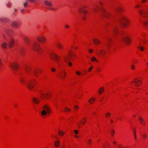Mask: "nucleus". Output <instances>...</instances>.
<instances>
[{"label": "nucleus", "mask_w": 148, "mask_h": 148, "mask_svg": "<svg viewBox=\"0 0 148 148\" xmlns=\"http://www.w3.org/2000/svg\"><path fill=\"white\" fill-rule=\"evenodd\" d=\"M119 22L122 27L125 28L130 25L131 21L127 16L123 15L120 18Z\"/></svg>", "instance_id": "1"}, {"label": "nucleus", "mask_w": 148, "mask_h": 148, "mask_svg": "<svg viewBox=\"0 0 148 148\" xmlns=\"http://www.w3.org/2000/svg\"><path fill=\"white\" fill-rule=\"evenodd\" d=\"M42 110L41 112V114L43 116H45L47 114L50 113L51 109L50 106L48 104H45L42 107Z\"/></svg>", "instance_id": "2"}, {"label": "nucleus", "mask_w": 148, "mask_h": 148, "mask_svg": "<svg viewBox=\"0 0 148 148\" xmlns=\"http://www.w3.org/2000/svg\"><path fill=\"white\" fill-rule=\"evenodd\" d=\"M69 57L65 56L63 58L64 61L65 62H68L69 60L73 59L75 56V53L72 51H69L68 53Z\"/></svg>", "instance_id": "3"}, {"label": "nucleus", "mask_w": 148, "mask_h": 148, "mask_svg": "<svg viewBox=\"0 0 148 148\" xmlns=\"http://www.w3.org/2000/svg\"><path fill=\"white\" fill-rule=\"evenodd\" d=\"M36 81L34 80H31L29 81L26 85L27 88L30 90H32L35 86Z\"/></svg>", "instance_id": "4"}, {"label": "nucleus", "mask_w": 148, "mask_h": 148, "mask_svg": "<svg viewBox=\"0 0 148 148\" xmlns=\"http://www.w3.org/2000/svg\"><path fill=\"white\" fill-rule=\"evenodd\" d=\"M9 66L12 69L16 71L18 69L19 65L17 62H14L11 63L9 65Z\"/></svg>", "instance_id": "5"}, {"label": "nucleus", "mask_w": 148, "mask_h": 148, "mask_svg": "<svg viewBox=\"0 0 148 148\" xmlns=\"http://www.w3.org/2000/svg\"><path fill=\"white\" fill-rule=\"evenodd\" d=\"M122 40L125 43L130 45L131 43L132 40L129 34H126L122 38Z\"/></svg>", "instance_id": "6"}, {"label": "nucleus", "mask_w": 148, "mask_h": 148, "mask_svg": "<svg viewBox=\"0 0 148 148\" xmlns=\"http://www.w3.org/2000/svg\"><path fill=\"white\" fill-rule=\"evenodd\" d=\"M33 49L36 51L38 53H40L41 50V49L40 44L38 42H35L32 46Z\"/></svg>", "instance_id": "7"}, {"label": "nucleus", "mask_w": 148, "mask_h": 148, "mask_svg": "<svg viewBox=\"0 0 148 148\" xmlns=\"http://www.w3.org/2000/svg\"><path fill=\"white\" fill-rule=\"evenodd\" d=\"M51 58L56 63H58L60 59V56L56 53L52 54L50 56Z\"/></svg>", "instance_id": "8"}, {"label": "nucleus", "mask_w": 148, "mask_h": 148, "mask_svg": "<svg viewBox=\"0 0 148 148\" xmlns=\"http://www.w3.org/2000/svg\"><path fill=\"white\" fill-rule=\"evenodd\" d=\"M40 98L42 99H48L50 97V93L48 92L44 94L40 92Z\"/></svg>", "instance_id": "9"}, {"label": "nucleus", "mask_w": 148, "mask_h": 148, "mask_svg": "<svg viewBox=\"0 0 148 148\" xmlns=\"http://www.w3.org/2000/svg\"><path fill=\"white\" fill-rule=\"evenodd\" d=\"M112 16L111 14L106 10L105 8L102 7V16L109 18Z\"/></svg>", "instance_id": "10"}, {"label": "nucleus", "mask_w": 148, "mask_h": 148, "mask_svg": "<svg viewBox=\"0 0 148 148\" xmlns=\"http://www.w3.org/2000/svg\"><path fill=\"white\" fill-rule=\"evenodd\" d=\"M9 47L10 48H12L14 44L15 40L13 38H10L8 41Z\"/></svg>", "instance_id": "11"}, {"label": "nucleus", "mask_w": 148, "mask_h": 148, "mask_svg": "<svg viewBox=\"0 0 148 148\" xmlns=\"http://www.w3.org/2000/svg\"><path fill=\"white\" fill-rule=\"evenodd\" d=\"M131 84H134L135 86H139L142 85V82L137 79H134L133 81L131 82Z\"/></svg>", "instance_id": "12"}, {"label": "nucleus", "mask_w": 148, "mask_h": 148, "mask_svg": "<svg viewBox=\"0 0 148 148\" xmlns=\"http://www.w3.org/2000/svg\"><path fill=\"white\" fill-rule=\"evenodd\" d=\"M66 73L64 71H62L60 74V78L62 81H64L66 78Z\"/></svg>", "instance_id": "13"}, {"label": "nucleus", "mask_w": 148, "mask_h": 148, "mask_svg": "<svg viewBox=\"0 0 148 148\" xmlns=\"http://www.w3.org/2000/svg\"><path fill=\"white\" fill-rule=\"evenodd\" d=\"M19 25V22L16 21H12L11 24V27L13 28H18Z\"/></svg>", "instance_id": "14"}, {"label": "nucleus", "mask_w": 148, "mask_h": 148, "mask_svg": "<svg viewBox=\"0 0 148 148\" xmlns=\"http://www.w3.org/2000/svg\"><path fill=\"white\" fill-rule=\"evenodd\" d=\"M37 40L40 42L43 43L46 41V39L44 36L41 35L38 36L37 38Z\"/></svg>", "instance_id": "15"}, {"label": "nucleus", "mask_w": 148, "mask_h": 148, "mask_svg": "<svg viewBox=\"0 0 148 148\" xmlns=\"http://www.w3.org/2000/svg\"><path fill=\"white\" fill-rule=\"evenodd\" d=\"M87 6H85L83 8H80L78 9V11L79 13L82 12L85 15L89 13V12L86 10L83 9V8H86Z\"/></svg>", "instance_id": "16"}, {"label": "nucleus", "mask_w": 148, "mask_h": 148, "mask_svg": "<svg viewBox=\"0 0 148 148\" xmlns=\"http://www.w3.org/2000/svg\"><path fill=\"white\" fill-rule=\"evenodd\" d=\"M86 121L87 118L86 117H84L78 122V125L79 126L83 125L86 122Z\"/></svg>", "instance_id": "17"}, {"label": "nucleus", "mask_w": 148, "mask_h": 148, "mask_svg": "<svg viewBox=\"0 0 148 148\" xmlns=\"http://www.w3.org/2000/svg\"><path fill=\"white\" fill-rule=\"evenodd\" d=\"M42 71L41 69H36L35 70L34 73V75L35 77H38L39 75V74L42 73Z\"/></svg>", "instance_id": "18"}, {"label": "nucleus", "mask_w": 148, "mask_h": 148, "mask_svg": "<svg viewBox=\"0 0 148 148\" xmlns=\"http://www.w3.org/2000/svg\"><path fill=\"white\" fill-rule=\"evenodd\" d=\"M119 33V27L117 26H114L113 29V34L115 36L118 35Z\"/></svg>", "instance_id": "19"}, {"label": "nucleus", "mask_w": 148, "mask_h": 148, "mask_svg": "<svg viewBox=\"0 0 148 148\" xmlns=\"http://www.w3.org/2000/svg\"><path fill=\"white\" fill-rule=\"evenodd\" d=\"M140 124L143 126H145L146 125L144 120L142 116H140L139 118Z\"/></svg>", "instance_id": "20"}, {"label": "nucleus", "mask_w": 148, "mask_h": 148, "mask_svg": "<svg viewBox=\"0 0 148 148\" xmlns=\"http://www.w3.org/2000/svg\"><path fill=\"white\" fill-rule=\"evenodd\" d=\"M113 42V41L112 39L109 38L108 39V44L107 46V47L108 49H110L113 47L112 46Z\"/></svg>", "instance_id": "21"}, {"label": "nucleus", "mask_w": 148, "mask_h": 148, "mask_svg": "<svg viewBox=\"0 0 148 148\" xmlns=\"http://www.w3.org/2000/svg\"><path fill=\"white\" fill-rule=\"evenodd\" d=\"M147 43L146 40L144 39H140L139 41V45H145Z\"/></svg>", "instance_id": "22"}, {"label": "nucleus", "mask_w": 148, "mask_h": 148, "mask_svg": "<svg viewBox=\"0 0 148 148\" xmlns=\"http://www.w3.org/2000/svg\"><path fill=\"white\" fill-rule=\"evenodd\" d=\"M33 101L35 104H38L40 102V100L37 97H34L33 98Z\"/></svg>", "instance_id": "23"}, {"label": "nucleus", "mask_w": 148, "mask_h": 148, "mask_svg": "<svg viewBox=\"0 0 148 148\" xmlns=\"http://www.w3.org/2000/svg\"><path fill=\"white\" fill-rule=\"evenodd\" d=\"M116 11L119 12H123L124 11V8L121 6H118L116 9Z\"/></svg>", "instance_id": "24"}, {"label": "nucleus", "mask_w": 148, "mask_h": 148, "mask_svg": "<svg viewBox=\"0 0 148 148\" xmlns=\"http://www.w3.org/2000/svg\"><path fill=\"white\" fill-rule=\"evenodd\" d=\"M96 100V98L94 97H92L88 100V102L90 104H92L94 103Z\"/></svg>", "instance_id": "25"}, {"label": "nucleus", "mask_w": 148, "mask_h": 148, "mask_svg": "<svg viewBox=\"0 0 148 148\" xmlns=\"http://www.w3.org/2000/svg\"><path fill=\"white\" fill-rule=\"evenodd\" d=\"M8 45V43L5 42L4 41L1 44V46L2 48L5 49H6L7 48Z\"/></svg>", "instance_id": "26"}, {"label": "nucleus", "mask_w": 148, "mask_h": 148, "mask_svg": "<svg viewBox=\"0 0 148 148\" xmlns=\"http://www.w3.org/2000/svg\"><path fill=\"white\" fill-rule=\"evenodd\" d=\"M56 46L58 48L62 49L63 48V45L60 42H58L56 44Z\"/></svg>", "instance_id": "27"}, {"label": "nucleus", "mask_w": 148, "mask_h": 148, "mask_svg": "<svg viewBox=\"0 0 148 148\" xmlns=\"http://www.w3.org/2000/svg\"><path fill=\"white\" fill-rule=\"evenodd\" d=\"M45 4L47 6H52V3L50 1L45 0L44 1Z\"/></svg>", "instance_id": "28"}, {"label": "nucleus", "mask_w": 148, "mask_h": 148, "mask_svg": "<svg viewBox=\"0 0 148 148\" xmlns=\"http://www.w3.org/2000/svg\"><path fill=\"white\" fill-rule=\"evenodd\" d=\"M25 78L24 77H22L20 79V81L22 84H25L26 86V84H25Z\"/></svg>", "instance_id": "29"}, {"label": "nucleus", "mask_w": 148, "mask_h": 148, "mask_svg": "<svg viewBox=\"0 0 148 148\" xmlns=\"http://www.w3.org/2000/svg\"><path fill=\"white\" fill-rule=\"evenodd\" d=\"M24 40L27 44H28L29 42L30 39L27 36H25L24 37Z\"/></svg>", "instance_id": "30"}, {"label": "nucleus", "mask_w": 148, "mask_h": 148, "mask_svg": "<svg viewBox=\"0 0 148 148\" xmlns=\"http://www.w3.org/2000/svg\"><path fill=\"white\" fill-rule=\"evenodd\" d=\"M58 134L59 136H63L65 134V132L62 131L60 130H59L58 132Z\"/></svg>", "instance_id": "31"}, {"label": "nucleus", "mask_w": 148, "mask_h": 148, "mask_svg": "<svg viewBox=\"0 0 148 148\" xmlns=\"http://www.w3.org/2000/svg\"><path fill=\"white\" fill-rule=\"evenodd\" d=\"M93 42L95 44L97 45L99 44L101 42V41L97 38L94 39Z\"/></svg>", "instance_id": "32"}, {"label": "nucleus", "mask_w": 148, "mask_h": 148, "mask_svg": "<svg viewBox=\"0 0 148 148\" xmlns=\"http://www.w3.org/2000/svg\"><path fill=\"white\" fill-rule=\"evenodd\" d=\"M148 134L147 133H144L142 135V138L144 140H146L148 138Z\"/></svg>", "instance_id": "33"}, {"label": "nucleus", "mask_w": 148, "mask_h": 148, "mask_svg": "<svg viewBox=\"0 0 148 148\" xmlns=\"http://www.w3.org/2000/svg\"><path fill=\"white\" fill-rule=\"evenodd\" d=\"M54 145L56 147H58L60 145V142L59 140H57L54 142Z\"/></svg>", "instance_id": "34"}, {"label": "nucleus", "mask_w": 148, "mask_h": 148, "mask_svg": "<svg viewBox=\"0 0 148 148\" xmlns=\"http://www.w3.org/2000/svg\"><path fill=\"white\" fill-rule=\"evenodd\" d=\"M138 12L140 15L143 16L145 11L142 9H140L138 10Z\"/></svg>", "instance_id": "35"}, {"label": "nucleus", "mask_w": 148, "mask_h": 148, "mask_svg": "<svg viewBox=\"0 0 148 148\" xmlns=\"http://www.w3.org/2000/svg\"><path fill=\"white\" fill-rule=\"evenodd\" d=\"M142 46V45H139L138 46V48L141 51H144L145 48Z\"/></svg>", "instance_id": "36"}, {"label": "nucleus", "mask_w": 148, "mask_h": 148, "mask_svg": "<svg viewBox=\"0 0 148 148\" xmlns=\"http://www.w3.org/2000/svg\"><path fill=\"white\" fill-rule=\"evenodd\" d=\"M91 60L92 62L96 61L97 62H98L99 61L97 60L96 58L95 57H92L91 58Z\"/></svg>", "instance_id": "37"}, {"label": "nucleus", "mask_w": 148, "mask_h": 148, "mask_svg": "<svg viewBox=\"0 0 148 148\" xmlns=\"http://www.w3.org/2000/svg\"><path fill=\"white\" fill-rule=\"evenodd\" d=\"M103 148H110V146L109 144L107 143L103 145Z\"/></svg>", "instance_id": "38"}, {"label": "nucleus", "mask_w": 148, "mask_h": 148, "mask_svg": "<svg viewBox=\"0 0 148 148\" xmlns=\"http://www.w3.org/2000/svg\"><path fill=\"white\" fill-rule=\"evenodd\" d=\"M111 115V114L109 112H106L105 114V117L106 118H108Z\"/></svg>", "instance_id": "39"}, {"label": "nucleus", "mask_w": 148, "mask_h": 148, "mask_svg": "<svg viewBox=\"0 0 148 148\" xmlns=\"http://www.w3.org/2000/svg\"><path fill=\"white\" fill-rule=\"evenodd\" d=\"M85 142L87 144L88 143L90 145L92 142V140L90 139L86 140H85Z\"/></svg>", "instance_id": "40"}, {"label": "nucleus", "mask_w": 148, "mask_h": 148, "mask_svg": "<svg viewBox=\"0 0 148 148\" xmlns=\"http://www.w3.org/2000/svg\"><path fill=\"white\" fill-rule=\"evenodd\" d=\"M143 16L146 18L148 17V12L145 11L144 14Z\"/></svg>", "instance_id": "41"}, {"label": "nucleus", "mask_w": 148, "mask_h": 148, "mask_svg": "<svg viewBox=\"0 0 148 148\" xmlns=\"http://www.w3.org/2000/svg\"><path fill=\"white\" fill-rule=\"evenodd\" d=\"M75 73L77 75H82V73L81 71H75Z\"/></svg>", "instance_id": "42"}, {"label": "nucleus", "mask_w": 148, "mask_h": 148, "mask_svg": "<svg viewBox=\"0 0 148 148\" xmlns=\"http://www.w3.org/2000/svg\"><path fill=\"white\" fill-rule=\"evenodd\" d=\"M71 111V109L67 107H66L64 108V111L65 112L70 111Z\"/></svg>", "instance_id": "43"}, {"label": "nucleus", "mask_w": 148, "mask_h": 148, "mask_svg": "<svg viewBox=\"0 0 148 148\" xmlns=\"http://www.w3.org/2000/svg\"><path fill=\"white\" fill-rule=\"evenodd\" d=\"M115 134V132L114 130H112L110 133V134L112 136H114V134Z\"/></svg>", "instance_id": "44"}, {"label": "nucleus", "mask_w": 148, "mask_h": 148, "mask_svg": "<svg viewBox=\"0 0 148 148\" xmlns=\"http://www.w3.org/2000/svg\"><path fill=\"white\" fill-rule=\"evenodd\" d=\"M74 132L75 135H77L79 134V132L77 130H74Z\"/></svg>", "instance_id": "45"}, {"label": "nucleus", "mask_w": 148, "mask_h": 148, "mask_svg": "<svg viewBox=\"0 0 148 148\" xmlns=\"http://www.w3.org/2000/svg\"><path fill=\"white\" fill-rule=\"evenodd\" d=\"M96 71L98 73H99L101 71V68L99 67L97 68V69H96Z\"/></svg>", "instance_id": "46"}, {"label": "nucleus", "mask_w": 148, "mask_h": 148, "mask_svg": "<svg viewBox=\"0 0 148 148\" xmlns=\"http://www.w3.org/2000/svg\"><path fill=\"white\" fill-rule=\"evenodd\" d=\"M75 110H77L79 109V107L77 105H75L74 107Z\"/></svg>", "instance_id": "47"}, {"label": "nucleus", "mask_w": 148, "mask_h": 148, "mask_svg": "<svg viewBox=\"0 0 148 148\" xmlns=\"http://www.w3.org/2000/svg\"><path fill=\"white\" fill-rule=\"evenodd\" d=\"M136 67L134 65H132L131 66V69L132 70H134L135 69Z\"/></svg>", "instance_id": "48"}, {"label": "nucleus", "mask_w": 148, "mask_h": 148, "mask_svg": "<svg viewBox=\"0 0 148 148\" xmlns=\"http://www.w3.org/2000/svg\"><path fill=\"white\" fill-rule=\"evenodd\" d=\"M99 94H101L102 93V88H100L98 91Z\"/></svg>", "instance_id": "49"}, {"label": "nucleus", "mask_w": 148, "mask_h": 148, "mask_svg": "<svg viewBox=\"0 0 148 148\" xmlns=\"http://www.w3.org/2000/svg\"><path fill=\"white\" fill-rule=\"evenodd\" d=\"M133 132L134 134H136V129L135 128H134L133 129Z\"/></svg>", "instance_id": "50"}, {"label": "nucleus", "mask_w": 148, "mask_h": 148, "mask_svg": "<svg viewBox=\"0 0 148 148\" xmlns=\"http://www.w3.org/2000/svg\"><path fill=\"white\" fill-rule=\"evenodd\" d=\"M67 63H68V66H72V63L71 62H68Z\"/></svg>", "instance_id": "51"}, {"label": "nucleus", "mask_w": 148, "mask_h": 148, "mask_svg": "<svg viewBox=\"0 0 148 148\" xmlns=\"http://www.w3.org/2000/svg\"><path fill=\"white\" fill-rule=\"evenodd\" d=\"M93 68V67L92 66H90V68L89 69L88 71L89 72H90L92 70Z\"/></svg>", "instance_id": "52"}, {"label": "nucleus", "mask_w": 148, "mask_h": 148, "mask_svg": "<svg viewBox=\"0 0 148 148\" xmlns=\"http://www.w3.org/2000/svg\"><path fill=\"white\" fill-rule=\"evenodd\" d=\"M88 51L89 53H91L93 52V50L92 49H89Z\"/></svg>", "instance_id": "53"}, {"label": "nucleus", "mask_w": 148, "mask_h": 148, "mask_svg": "<svg viewBox=\"0 0 148 148\" xmlns=\"http://www.w3.org/2000/svg\"><path fill=\"white\" fill-rule=\"evenodd\" d=\"M140 6H141V5L140 4H138V5H136L135 6V8H136V9L138 8H139Z\"/></svg>", "instance_id": "54"}, {"label": "nucleus", "mask_w": 148, "mask_h": 148, "mask_svg": "<svg viewBox=\"0 0 148 148\" xmlns=\"http://www.w3.org/2000/svg\"><path fill=\"white\" fill-rule=\"evenodd\" d=\"M49 9L52 10H56V8H49Z\"/></svg>", "instance_id": "55"}, {"label": "nucleus", "mask_w": 148, "mask_h": 148, "mask_svg": "<svg viewBox=\"0 0 148 148\" xmlns=\"http://www.w3.org/2000/svg\"><path fill=\"white\" fill-rule=\"evenodd\" d=\"M86 17L85 16V15H84L83 16L82 18V19L83 20L85 21L86 20Z\"/></svg>", "instance_id": "56"}, {"label": "nucleus", "mask_w": 148, "mask_h": 148, "mask_svg": "<svg viewBox=\"0 0 148 148\" xmlns=\"http://www.w3.org/2000/svg\"><path fill=\"white\" fill-rule=\"evenodd\" d=\"M147 2V0H141V2L143 3H146Z\"/></svg>", "instance_id": "57"}, {"label": "nucleus", "mask_w": 148, "mask_h": 148, "mask_svg": "<svg viewBox=\"0 0 148 148\" xmlns=\"http://www.w3.org/2000/svg\"><path fill=\"white\" fill-rule=\"evenodd\" d=\"M148 24L147 21H145L144 23V25L145 26H147Z\"/></svg>", "instance_id": "58"}, {"label": "nucleus", "mask_w": 148, "mask_h": 148, "mask_svg": "<svg viewBox=\"0 0 148 148\" xmlns=\"http://www.w3.org/2000/svg\"><path fill=\"white\" fill-rule=\"evenodd\" d=\"M3 65V63L2 62V60L1 58H0V66H1Z\"/></svg>", "instance_id": "59"}, {"label": "nucleus", "mask_w": 148, "mask_h": 148, "mask_svg": "<svg viewBox=\"0 0 148 148\" xmlns=\"http://www.w3.org/2000/svg\"><path fill=\"white\" fill-rule=\"evenodd\" d=\"M110 123L111 124H112L114 123L113 120L112 119H110Z\"/></svg>", "instance_id": "60"}, {"label": "nucleus", "mask_w": 148, "mask_h": 148, "mask_svg": "<svg viewBox=\"0 0 148 148\" xmlns=\"http://www.w3.org/2000/svg\"><path fill=\"white\" fill-rule=\"evenodd\" d=\"M95 10L96 11H98L99 10V9H98V7L97 6L96 7Z\"/></svg>", "instance_id": "61"}, {"label": "nucleus", "mask_w": 148, "mask_h": 148, "mask_svg": "<svg viewBox=\"0 0 148 148\" xmlns=\"http://www.w3.org/2000/svg\"><path fill=\"white\" fill-rule=\"evenodd\" d=\"M123 146L121 144H119L118 146V148H123Z\"/></svg>", "instance_id": "62"}, {"label": "nucleus", "mask_w": 148, "mask_h": 148, "mask_svg": "<svg viewBox=\"0 0 148 148\" xmlns=\"http://www.w3.org/2000/svg\"><path fill=\"white\" fill-rule=\"evenodd\" d=\"M56 71V69L55 68H52V69H51V71L53 72H55Z\"/></svg>", "instance_id": "63"}, {"label": "nucleus", "mask_w": 148, "mask_h": 148, "mask_svg": "<svg viewBox=\"0 0 148 148\" xmlns=\"http://www.w3.org/2000/svg\"><path fill=\"white\" fill-rule=\"evenodd\" d=\"M27 2H24L23 3L24 6H26L27 5Z\"/></svg>", "instance_id": "64"}]
</instances>
